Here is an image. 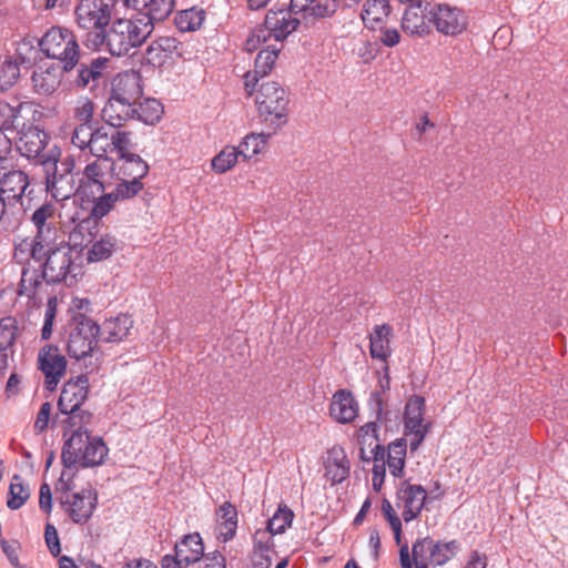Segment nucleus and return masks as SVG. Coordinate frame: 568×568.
<instances>
[{"mask_svg": "<svg viewBox=\"0 0 568 568\" xmlns=\"http://www.w3.org/2000/svg\"><path fill=\"white\" fill-rule=\"evenodd\" d=\"M83 263L84 254H79L62 243L57 244L45 261L39 265V268H31L30 260L28 258L22 267L17 294L33 298L42 280L47 284L64 283L68 286H72L78 282V277L83 275Z\"/></svg>", "mask_w": 568, "mask_h": 568, "instance_id": "f257e3e1", "label": "nucleus"}, {"mask_svg": "<svg viewBox=\"0 0 568 568\" xmlns=\"http://www.w3.org/2000/svg\"><path fill=\"white\" fill-rule=\"evenodd\" d=\"M91 425L81 427H62L64 439L61 463L64 468L78 470L79 468H93L104 464L109 448L100 436L89 430Z\"/></svg>", "mask_w": 568, "mask_h": 568, "instance_id": "f03ea898", "label": "nucleus"}, {"mask_svg": "<svg viewBox=\"0 0 568 568\" xmlns=\"http://www.w3.org/2000/svg\"><path fill=\"white\" fill-rule=\"evenodd\" d=\"M151 36L150 28L134 14L130 19H116L103 32H95L88 39V48H105L114 57L128 55L131 49L142 45Z\"/></svg>", "mask_w": 568, "mask_h": 568, "instance_id": "7ed1b4c3", "label": "nucleus"}, {"mask_svg": "<svg viewBox=\"0 0 568 568\" xmlns=\"http://www.w3.org/2000/svg\"><path fill=\"white\" fill-rule=\"evenodd\" d=\"M90 382L88 374H80L67 381L58 399V413L53 423L61 427H81L93 424V414L83 409L82 405L88 399Z\"/></svg>", "mask_w": 568, "mask_h": 568, "instance_id": "20e7f679", "label": "nucleus"}, {"mask_svg": "<svg viewBox=\"0 0 568 568\" xmlns=\"http://www.w3.org/2000/svg\"><path fill=\"white\" fill-rule=\"evenodd\" d=\"M44 172L45 190L57 201H63L71 195L78 196V183L74 181L73 170L75 160L71 155L61 158V150L52 145L49 154L41 161Z\"/></svg>", "mask_w": 568, "mask_h": 568, "instance_id": "39448f33", "label": "nucleus"}, {"mask_svg": "<svg viewBox=\"0 0 568 568\" xmlns=\"http://www.w3.org/2000/svg\"><path fill=\"white\" fill-rule=\"evenodd\" d=\"M257 85L255 103L258 116L273 132H277L288 120V93L276 81H262Z\"/></svg>", "mask_w": 568, "mask_h": 568, "instance_id": "423d86ee", "label": "nucleus"}, {"mask_svg": "<svg viewBox=\"0 0 568 568\" xmlns=\"http://www.w3.org/2000/svg\"><path fill=\"white\" fill-rule=\"evenodd\" d=\"M38 45L47 58L58 60L65 73H71L80 58L77 37L67 28H50L38 40Z\"/></svg>", "mask_w": 568, "mask_h": 568, "instance_id": "0eeeda50", "label": "nucleus"}, {"mask_svg": "<svg viewBox=\"0 0 568 568\" xmlns=\"http://www.w3.org/2000/svg\"><path fill=\"white\" fill-rule=\"evenodd\" d=\"M115 162L111 158H99L88 163L78 180V196L95 204L111 189Z\"/></svg>", "mask_w": 568, "mask_h": 568, "instance_id": "6e6552de", "label": "nucleus"}, {"mask_svg": "<svg viewBox=\"0 0 568 568\" xmlns=\"http://www.w3.org/2000/svg\"><path fill=\"white\" fill-rule=\"evenodd\" d=\"M67 352L70 357L84 359L95 348L100 325L83 313L75 312L69 321Z\"/></svg>", "mask_w": 568, "mask_h": 568, "instance_id": "1a4fd4ad", "label": "nucleus"}, {"mask_svg": "<svg viewBox=\"0 0 568 568\" xmlns=\"http://www.w3.org/2000/svg\"><path fill=\"white\" fill-rule=\"evenodd\" d=\"M75 23L85 31L83 43L88 48V39L92 33L103 32L112 19V4L103 0H79L74 8Z\"/></svg>", "mask_w": 568, "mask_h": 568, "instance_id": "9d476101", "label": "nucleus"}, {"mask_svg": "<svg viewBox=\"0 0 568 568\" xmlns=\"http://www.w3.org/2000/svg\"><path fill=\"white\" fill-rule=\"evenodd\" d=\"M109 65L110 59L105 57L87 58L80 55L74 69L71 73H67L68 79L77 89L88 88L93 90L106 81Z\"/></svg>", "mask_w": 568, "mask_h": 568, "instance_id": "9b49d317", "label": "nucleus"}, {"mask_svg": "<svg viewBox=\"0 0 568 568\" xmlns=\"http://www.w3.org/2000/svg\"><path fill=\"white\" fill-rule=\"evenodd\" d=\"M459 550L457 540L447 542L435 541L427 536L418 538L412 546L413 560L427 566H443L448 562Z\"/></svg>", "mask_w": 568, "mask_h": 568, "instance_id": "f8f14e48", "label": "nucleus"}, {"mask_svg": "<svg viewBox=\"0 0 568 568\" xmlns=\"http://www.w3.org/2000/svg\"><path fill=\"white\" fill-rule=\"evenodd\" d=\"M183 54V44L174 37L162 36L152 40L146 47L143 60L153 68L169 70Z\"/></svg>", "mask_w": 568, "mask_h": 568, "instance_id": "ddd939ff", "label": "nucleus"}, {"mask_svg": "<svg viewBox=\"0 0 568 568\" xmlns=\"http://www.w3.org/2000/svg\"><path fill=\"white\" fill-rule=\"evenodd\" d=\"M37 49L27 41L19 43L17 58L10 55L0 58V91L11 89L20 77V65L30 68L36 62Z\"/></svg>", "mask_w": 568, "mask_h": 568, "instance_id": "4468645a", "label": "nucleus"}, {"mask_svg": "<svg viewBox=\"0 0 568 568\" xmlns=\"http://www.w3.org/2000/svg\"><path fill=\"white\" fill-rule=\"evenodd\" d=\"M60 505L77 525L87 524L93 516L98 506V493L92 487L67 495L60 499Z\"/></svg>", "mask_w": 568, "mask_h": 568, "instance_id": "2eb2a0df", "label": "nucleus"}, {"mask_svg": "<svg viewBox=\"0 0 568 568\" xmlns=\"http://www.w3.org/2000/svg\"><path fill=\"white\" fill-rule=\"evenodd\" d=\"M429 22L445 36L456 37L463 33L468 24L465 12L446 3H436L429 8Z\"/></svg>", "mask_w": 568, "mask_h": 568, "instance_id": "dca6fc26", "label": "nucleus"}, {"mask_svg": "<svg viewBox=\"0 0 568 568\" xmlns=\"http://www.w3.org/2000/svg\"><path fill=\"white\" fill-rule=\"evenodd\" d=\"M38 369L44 375V388L53 392L67 372V359L58 346L47 344L39 351Z\"/></svg>", "mask_w": 568, "mask_h": 568, "instance_id": "f3484780", "label": "nucleus"}, {"mask_svg": "<svg viewBox=\"0 0 568 568\" xmlns=\"http://www.w3.org/2000/svg\"><path fill=\"white\" fill-rule=\"evenodd\" d=\"M14 139L18 152L28 160H34L40 165L52 148H48L50 136L37 125L26 128Z\"/></svg>", "mask_w": 568, "mask_h": 568, "instance_id": "a211bd4d", "label": "nucleus"}, {"mask_svg": "<svg viewBox=\"0 0 568 568\" xmlns=\"http://www.w3.org/2000/svg\"><path fill=\"white\" fill-rule=\"evenodd\" d=\"M143 187L144 184L140 181L116 180L114 187L109 189L108 193L95 202L94 214L106 216L115 207L116 202L133 199Z\"/></svg>", "mask_w": 568, "mask_h": 568, "instance_id": "6ab92c4d", "label": "nucleus"}, {"mask_svg": "<svg viewBox=\"0 0 568 568\" xmlns=\"http://www.w3.org/2000/svg\"><path fill=\"white\" fill-rule=\"evenodd\" d=\"M104 216L94 214V205H92L90 214L80 220L69 234V241L63 243L70 246L72 251L84 254V250L95 240L99 233L100 222Z\"/></svg>", "mask_w": 568, "mask_h": 568, "instance_id": "aec40b11", "label": "nucleus"}, {"mask_svg": "<svg viewBox=\"0 0 568 568\" xmlns=\"http://www.w3.org/2000/svg\"><path fill=\"white\" fill-rule=\"evenodd\" d=\"M397 498L403 503V519L409 523L420 515L427 499V491L422 485H414L405 479L398 485Z\"/></svg>", "mask_w": 568, "mask_h": 568, "instance_id": "412c9836", "label": "nucleus"}, {"mask_svg": "<svg viewBox=\"0 0 568 568\" xmlns=\"http://www.w3.org/2000/svg\"><path fill=\"white\" fill-rule=\"evenodd\" d=\"M29 176L21 170H7L0 165V196L12 205L22 200L29 186Z\"/></svg>", "mask_w": 568, "mask_h": 568, "instance_id": "4be33fe9", "label": "nucleus"}, {"mask_svg": "<svg viewBox=\"0 0 568 568\" xmlns=\"http://www.w3.org/2000/svg\"><path fill=\"white\" fill-rule=\"evenodd\" d=\"M109 97L138 105L143 97L141 75L136 72L119 73L112 81Z\"/></svg>", "mask_w": 568, "mask_h": 568, "instance_id": "5701e85b", "label": "nucleus"}, {"mask_svg": "<svg viewBox=\"0 0 568 568\" xmlns=\"http://www.w3.org/2000/svg\"><path fill=\"white\" fill-rule=\"evenodd\" d=\"M429 7L430 2L428 0L407 4L402 19L403 30L406 33L419 37L428 33Z\"/></svg>", "mask_w": 568, "mask_h": 568, "instance_id": "b1692460", "label": "nucleus"}, {"mask_svg": "<svg viewBox=\"0 0 568 568\" xmlns=\"http://www.w3.org/2000/svg\"><path fill=\"white\" fill-rule=\"evenodd\" d=\"M291 11V7L277 10L270 9L266 13L264 24L272 32L276 41L284 40L288 34L297 29L300 20Z\"/></svg>", "mask_w": 568, "mask_h": 568, "instance_id": "393cba45", "label": "nucleus"}, {"mask_svg": "<svg viewBox=\"0 0 568 568\" xmlns=\"http://www.w3.org/2000/svg\"><path fill=\"white\" fill-rule=\"evenodd\" d=\"M280 51V48H276L275 45H268L257 53L254 62V70L248 71L244 77L245 90L250 95L253 93L258 82L271 72Z\"/></svg>", "mask_w": 568, "mask_h": 568, "instance_id": "a878e982", "label": "nucleus"}, {"mask_svg": "<svg viewBox=\"0 0 568 568\" xmlns=\"http://www.w3.org/2000/svg\"><path fill=\"white\" fill-rule=\"evenodd\" d=\"M324 467L325 477L331 480L332 485L343 483L349 476L351 471V463L345 449L339 445H335L328 449Z\"/></svg>", "mask_w": 568, "mask_h": 568, "instance_id": "bb28decb", "label": "nucleus"}, {"mask_svg": "<svg viewBox=\"0 0 568 568\" xmlns=\"http://www.w3.org/2000/svg\"><path fill=\"white\" fill-rule=\"evenodd\" d=\"M358 412V405L352 392L347 389H338L329 404V415L341 424L352 423Z\"/></svg>", "mask_w": 568, "mask_h": 568, "instance_id": "cd10ccee", "label": "nucleus"}, {"mask_svg": "<svg viewBox=\"0 0 568 568\" xmlns=\"http://www.w3.org/2000/svg\"><path fill=\"white\" fill-rule=\"evenodd\" d=\"M135 114L136 105L109 97L101 116L112 129H120L126 121L135 119Z\"/></svg>", "mask_w": 568, "mask_h": 568, "instance_id": "c85d7f7f", "label": "nucleus"}, {"mask_svg": "<svg viewBox=\"0 0 568 568\" xmlns=\"http://www.w3.org/2000/svg\"><path fill=\"white\" fill-rule=\"evenodd\" d=\"M149 164L139 154L122 155L115 163V180L140 181L149 173Z\"/></svg>", "mask_w": 568, "mask_h": 568, "instance_id": "c756f323", "label": "nucleus"}, {"mask_svg": "<svg viewBox=\"0 0 568 568\" xmlns=\"http://www.w3.org/2000/svg\"><path fill=\"white\" fill-rule=\"evenodd\" d=\"M18 322L12 316L0 320V377L9 366V357L13 354V346L17 339Z\"/></svg>", "mask_w": 568, "mask_h": 568, "instance_id": "7c9ffc66", "label": "nucleus"}, {"mask_svg": "<svg viewBox=\"0 0 568 568\" xmlns=\"http://www.w3.org/2000/svg\"><path fill=\"white\" fill-rule=\"evenodd\" d=\"M133 327V320L128 314H119L114 317L106 318L100 325L98 337L105 343H119L123 341Z\"/></svg>", "mask_w": 568, "mask_h": 568, "instance_id": "2f4dec72", "label": "nucleus"}, {"mask_svg": "<svg viewBox=\"0 0 568 568\" xmlns=\"http://www.w3.org/2000/svg\"><path fill=\"white\" fill-rule=\"evenodd\" d=\"M63 72L62 65L53 64L36 69L31 75L34 92L42 95L52 94L59 88Z\"/></svg>", "mask_w": 568, "mask_h": 568, "instance_id": "473e14b6", "label": "nucleus"}, {"mask_svg": "<svg viewBox=\"0 0 568 568\" xmlns=\"http://www.w3.org/2000/svg\"><path fill=\"white\" fill-rule=\"evenodd\" d=\"M174 554L184 562L185 567L200 561L204 556V545L199 532H192L183 536L175 544Z\"/></svg>", "mask_w": 568, "mask_h": 568, "instance_id": "72a5a7b5", "label": "nucleus"}, {"mask_svg": "<svg viewBox=\"0 0 568 568\" xmlns=\"http://www.w3.org/2000/svg\"><path fill=\"white\" fill-rule=\"evenodd\" d=\"M291 11L304 17L326 18L333 16L337 8V0H291Z\"/></svg>", "mask_w": 568, "mask_h": 568, "instance_id": "f704fd0d", "label": "nucleus"}, {"mask_svg": "<svg viewBox=\"0 0 568 568\" xmlns=\"http://www.w3.org/2000/svg\"><path fill=\"white\" fill-rule=\"evenodd\" d=\"M217 516V540L226 544L231 541L237 529V509L230 501H224L216 510Z\"/></svg>", "mask_w": 568, "mask_h": 568, "instance_id": "c9c22d12", "label": "nucleus"}, {"mask_svg": "<svg viewBox=\"0 0 568 568\" xmlns=\"http://www.w3.org/2000/svg\"><path fill=\"white\" fill-rule=\"evenodd\" d=\"M425 398L420 395H413L406 403L404 410L405 435L408 430L430 429V423L424 424Z\"/></svg>", "mask_w": 568, "mask_h": 568, "instance_id": "e433bc0d", "label": "nucleus"}, {"mask_svg": "<svg viewBox=\"0 0 568 568\" xmlns=\"http://www.w3.org/2000/svg\"><path fill=\"white\" fill-rule=\"evenodd\" d=\"M393 327L388 324L375 325L369 335V354L373 358L386 361L390 355Z\"/></svg>", "mask_w": 568, "mask_h": 568, "instance_id": "4c0bfd02", "label": "nucleus"}, {"mask_svg": "<svg viewBox=\"0 0 568 568\" xmlns=\"http://www.w3.org/2000/svg\"><path fill=\"white\" fill-rule=\"evenodd\" d=\"M119 248V241L114 235L104 234L99 239L98 236L87 250L84 260L88 263L102 262L110 258Z\"/></svg>", "mask_w": 568, "mask_h": 568, "instance_id": "58836bf2", "label": "nucleus"}, {"mask_svg": "<svg viewBox=\"0 0 568 568\" xmlns=\"http://www.w3.org/2000/svg\"><path fill=\"white\" fill-rule=\"evenodd\" d=\"M174 8V0H148V7L144 12L136 13V18L141 23H146L150 33L154 30V23L163 21Z\"/></svg>", "mask_w": 568, "mask_h": 568, "instance_id": "ea45409f", "label": "nucleus"}, {"mask_svg": "<svg viewBox=\"0 0 568 568\" xmlns=\"http://www.w3.org/2000/svg\"><path fill=\"white\" fill-rule=\"evenodd\" d=\"M390 0H366L363 6L362 19L369 29H376L390 13Z\"/></svg>", "mask_w": 568, "mask_h": 568, "instance_id": "a19ab883", "label": "nucleus"}, {"mask_svg": "<svg viewBox=\"0 0 568 568\" xmlns=\"http://www.w3.org/2000/svg\"><path fill=\"white\" fill-rule=\"evenodd\" d=\"M55 206L52 203L45 202L40 205L31 215V222L37 229L36 235L41 237L54 236L57 229L53 226L52 220L54 219Z\"/></svg>", "mask_w": 568, "mask_h": 568, "instance_id": "79ce46f5", "label": "nucleus"}, {"mask_svg": "<svg viewBox=\"0 0 568 568\" xmlns=\"http://www.w3.org/2000/svg\"><path fill=\"white\" fill-rule=\"evenodd\" d=\"M275 132L270 131L267 133H250L243 138L240 145L236 148L237 153L243 158V160H248L254 155L258 154L266 145L268 139Z\"/></svg>", "mask_w": 568, "mask_h": 568, "instance_id": "37998d69", "label": "nucleus"}, {"mask_svg": "<svg viewBox=\"0 0 568 568\" xmlns=\"http://www.w3.org/2000/svg\"><path fill=\"white\" fill-rule=\"evenodd\" d=\"M34 113L36 110L33 106L26 102L12 106L9 132L16 133L17 136L21 131H24L26 128L34 126L31 122V118H33Z\"/></svg>", "mask_w": 568, "mask_h": 568, "instance_id": "c03bdc74", "label": "nucleus"}, {"mask_svg": "<svg viewBox=\"0 0 568 568\" xmlns=\"http://www.w3.org/2000/svg\"><path fill=\"white\" fill-rule=\"evenodd\" d=\"M205 16V10L196 7L182 10L175 16V26L182 32L195 31L203 24Z\"/></svg>", "mask_w": 568, "mask_h": 568, "instance_id": "a18cd8bd", "label": "nucleus"}, {"mask_svg": "<svg viewBox=\"0 0 568 568\" xmlns=\"http://www.w3.org/2000/svg\"><path fill=\"white\" fill-rule=\"evenodd\" d=\"M163 112V105L159 100L146 98L139 100L135 118L145 124H154L161 120Z\"/></svg>", "mask_w": 568, "mask_h": 568, "instance_id": "49530a36", "label": "nucleus"}, {"mask_svg": "<svg viewBox=\"0 0 568 568\" xmlns=\"http://www.w3.org/2000/svg\"><path fill=\"white\" fill-rule=\"evenodd\" d=\"M30 246L29 257L41 265L48 255L51 254L57 244L54 243V236L42 235L39 237V235H34Z\"/></svg>", "mask_w": 568, "mask_h": 568, "instance_id": "de8ad7c7", "label": "nucleus"}, {"mask_svg": "<svg viewBox=\"0 0 568 568\" xmlns=\"http://www.w3.org/2000/svg\"><path fill=\"white\" fill-rule=\"evenodd\" d=\"M110 142L111 132L108 131L105 126H98L97 124L89 151L97 159L108 158L106 153L112 152V145Z\"/></svg>", "mask_w": 568, "mask_h": 568, "instance_id": "09e8293b", "label": "nucleus"}, {"mask_svg": "<svg viewBox=\"0 0 568 568\" xmlns=\"http://www.w3.org/2000/svg\"><path fill=\"white\" fill-rule=\"evenodd\" d=\"M20 480V475H14L9 487L7 506L11 510L20 509L30 497L29 488Z\"/></svg>", "mask_w": 568, "mask_h": 568, "instance_id": "8fccbe9b", "label": "nucleus"}, {"mask_svg": "<svg viewBox=\"0 0 568 568\" xmlns=\"http://www.w3.org/2000/svg\"><path fill=\"white\" fill-rule=\"evenodd\" d=\"M239 156L237 149L232 145L224 146L219 154L212 159V169L216 173H225L231 170L237 162Z\"/></svg>", "mask_w": 568, "mask_h": 568, "instance_id": "3c124183", "label": "nucleus"}, {"mask_svg": "<svg viewBox=\"0 0 568 568\" xmlns=\"http://www.w3.org/2000/svg\"><path fill=\"white\" fill-rule=\"evenodd\" d=\"M294 513L287 506H280L272 518L267 520V530L271 535L283 534L291 526Z\"/></svg>", "mask_w": 568, "mask_h": 568, "instance_id": "603ef678", "label": "nucleus"}, {"mask_svg": "<svg viewBox=\"0 0 568 568\" xmlns=\"http://www.w3.org/2000/svg\"><path fill=\"white\" fill-rule=\"evenodd\" d=\"M97 124L98 123H79L74 128L71 136L72 144L82 151L89 149Z\"/></svg>", "mask_w": 568, "mask_h": 568, "instance_id": "864d4df0", "label": "nucleus"}, {"mask_svg": "<svg viewBox=\"0 0 568 568\" xmlns=\"http://www.w3.org/2000/svg\"><path fill=\"white\" fill-rule=\"evenodd\" d=\"M132 132L130 131H121L119 129H113L111 131V145L112 151H115L119 154V158L122 155L133 154L130 150L133 148L132 143Z\"/></svg>", "mask_w": 568, "mask_h": 568, "instance_id": "5fc2aeb1", "label": "nucleus"}, {"mask_svg": "<svg viewBox=\"0 0 568 568\" xmlns=\"http://www.w3.org/2000/svg\"><path fill=\"white\" fill-rule=\"evenodd\" d=\"M58 297L50 296L47 302L44 323L41 329V338L49 339L52 335L53 322L57 316Z\"/></svg>", "mask_w": 568, "mask_h": 568, "instance_id": "6e6d98bb", "label": "nucleus"}, {"mask_svg": "<svg viewBox=\"0 0 568 568\" xmlns=\"http://www.w3.org/2000/svg\"><path fill=\"white\" fill-rule=\"evenodd\" d=\"M382 511L394 531V539L396 544L399 545L402 540V521L396 515L392 504L386 498L382 501Z\"/></svg>", "mask_w": 568, "mask_h": 568, "instance_id": "4d7b16f0", "label": "nucleus"}, {"mask_svg": "<svg viewBox=\"0 0 568 568\" xmlns=\"http://www.w3.org/2000/svg\"><path fill=\"white\" fill-rule=\"evenodd\" d=\"M94 103L88 99H81L78 101L74 108V118L79 123H95L93 121Z\"/></svg>", "mask_w": 568, "mask_h": 568, "instance_id": "13d9d810", "label": "nucleus"}, {"mask_svg": "<svg viewBox=\"0 0 568 568\" xmlns=\"http://www.w3.org/2000/svg\"><path fill=\"white\" fill-rule=\"evenodd\" d=\"M44 541L53 557H58L61 552V544L58 530L51 523H47L44 527Z\"/></svg>", "mask_w": 568, "mask_h": 568, "instance_id": "bf43d9fd", "label": "nucleus"}, {"mask_svg": "<svg viewBox=\"0 0 568 568\" xmlns=\"http://www.w3.org/2000/svg\"><path fill=\"white\" fill-rule=\"evenodd\" d=\"M272 536L273 535L270 534L267 528L265 530H261V529L256 530L253 536V542H254L253 552L254 554L270 552V550L273 546Z\"/></svg>", "mask_w": 568, "mask_h": 568, "instance_id": "052dcab7", "label": "nucleus"}, {"mask_svg": "<svg viewBox=\"0 0 568 568\" xmlns=\"http://www.w3.org/2000/svg\"><path fill=\"white\" fill-rule=\"evenodd\" d=\"M0 546L10 564L16 568H22L19 561L20 544L17 540L10 542L6 539H1Z\"/></svg>", "mask_w": 568, "mask_h": 568, "instance_id": "680f3d73", "label": "nucleus"}, {"mask_svg": "<svg viewBox=\"0 0 568 568\" xmlns=\"http://www.w3.org/2000/svg\"><path fill=\"white\" fill-rule=\"evenodd\" d=\"M51 409H52V406L49 402H44L41 405L40 410L38 412L36 422H34V430L37 433H42L48 428L50 416H51Z\"/></svg>", "mask_w": 568, "mask_h": 568, "instance_id": "e2e57ef3", "label": "nucleus"}, {"mask_svg": "<svg viewBox=\"0 0 568 568\" xmlns=\"http://www.w3.org/2000/svg\"><path fill=\"white\" fill-rule=\"evenodd\" d=\"M39 508L47 515L52 510V493L49 484L42 483L39 490Z\"/></svg>", "mask_w": 568, "mask_h": 568, "instance_id": "0e129e2a", "label": "nucleus"}, {"mask_svg": "<svg viewBox=\"0 0 568 568\" xmlns=\"http://www.w3.org/2000/svg\"><path fill=\"white\" fill-rule=\"evenodd\" d=\"M199 568H226L225 557L217 550L209 552Z\"/></svg>", "mask_w": 568, "mask_h": 568, "instance_id": "69168bd1", "label": "nucleus"}, {"mask_svg": "<svg viewBox=\"0 0 568 568\" xmlns=\"http://www.w3.org/2000/svg\"><path fill=\"white\" fill-rule=\"evenodd\" d=\"M368 406L375 414L376 420H381L384 415L385 403L383 399V394L379 390H374L371 393L368 399Z\"/></svg>", "mask_w": 568, "mask_h": 568, "instance_id": "338daca9", "label": "nucleus"}, {"mask_svg": "<svg viewBox=\"0 0 568 568\" xmlns=\"http://www.w3.org/2000/svg\"><path fill=\"white\" fill-rule=\"evenodd\" d=\"M378 39L384 45L393 48L396 44H398L400 40V34L398 30L395 28H382L381 36Z\"/></svg>", "mask_w": 568, "mask_h": 568, "instance_id": "774afa93", "label": "nucleus"}]
</instances>
